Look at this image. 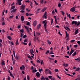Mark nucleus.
Segmentation results:
<instances>
[{"label": "nucleus", "mask_w": 80, "mask_h": 80, "mask_svg": "<svg viewBox=\"0 0 80 80\" xmlns=\"http://www.w3.org/2000/svg\"><path fill=\"white\" fill-rule=\"evenodd\" d=\"M42 24H44V26L45 27V29H47V20H45L42 22Z\"/></svg>", "instance_id": "obj_1"}, {"label": "nucleus", "mask_w": 80, "mask_h": 80, "mask_svg": "<svg viewBox=\"0 0 80 80\" xmlns=\"http://www.w3.org/2000/svg\"><path fill=\"white\" fill-rule=\"evenodd\" d=\"M75 8H76V7L75 6L72 8L70 9V11H71V12H75Z\"/></svg>", "instance_id": "obj_2"}, {"label": "nucleus", "mask_w": 80, "mask_h": 80, "mask_svg": "<svg viewBox=\"0 0 80 80\" xmlns=\"http://www.w3.org/2000/svg\"><path fill=\"white\" fill-rule=\"evenodd\" d=\"M17 10V9H14L12 10L11 11H10V13H15L16 11Z\"/></svg>", "instance_id": "obj_3"}, {"label": "nucleus", "mask_w": 80, "mask_h": 80, "mask_svg": "<svg viewBox=\"0 0 80 80\" xmlns=\"http://www.w3.org/2000/svg\"><path fill=\"white\" fill-rule=\"evenodd\" d=\"M36 75L37 77H38L39 78H40V75H41V74L40 73H39V72H38L36 73Z\"/></svg>", "instance_id": "obj_4"}, {"label": "nucleus", "mask_w": 80, "mask_h": 80, "mask_svg": "<svg viewBox=\"0 0 80 80\" xmlns=\"http://www.w3.org/2000/svg\"><path fill=\"white\" fill-rule=\"evenodd\" d=\"M8 72L9 73H10V76H11V77H12V78H15V77H14V76L12 74V72H10V70H9L8 71Z\"/></svg>", "instance_id": "obj_5"}, {"label": "nucleus", "mask_w": 80, "mask_h": 80, "mask_svg": "<svg viewBox=\"0 0 80 80\" xmlns=\"http://www.w3.org/2000/svg\"><path fill=\"white\" fill-rule=\"evenodd\" d=\"M15 58L17 61H18V59H20V56H19L18 55H16Z\"/></svg>", "instance_id": "obj_6"}, {"label": "nucleus", "mask_w": 80, "mask_h": 80, "mask_svg": "<svg viewBox=\"0 0 80 80\" xmlns=\"http://www.w3.org/2000/svg\"><path fill=\"white\" fill-rule=\"evenodd\" d=\"M75 60H76V61H77L78 60V62H80V57H79L78 58H75Z\"/></svg>", "instance_id": "obj_7"}, {"label": "nucleus", "mask_w": 80, "mask_h": 80, "mask_svg": "<svg viewBox=\"0 0 80 80\" xmlns=\"http://www.w3.org/2000/svg\"><path fill=\"white\" fill-rule=\"evenodd\" d=\"M37 22L36 21H35L33 23V26L35 27L36 25H37Z\"/></svg>", "instance_id": "obj_8"}, {"label": "nucleus", "mask_w": 80, "mask_h": 80, "mask_svg": "<svg viewBox=\"0 0 80 80\" xmlns=\"http://www.w3.org/2000/svg\"><path fill=\"white\" fill-rule=\"evenodd\" d=\"M46 79V77L44 78L43 76H42L41 78V80H45Z\"/></svg>", "instance_id": "obj_9"}, {"label": "nucleus", "mask_w": 80, "mask_h": 80, "mask_svg": "<svg viewBox=\"0 0 80 80\" xmlns=\"http://www.w3.org/2000/svg\"><path fill=\"white\" fill-rule=\"evenodd\" d=\"M2 65V66H3V65H5V62H4V61L2 60V63L0 64V65Z\"/></svg>", "instance_id": "obj_10"}, {"label": "nucleus", "mask_w": 80, "mask_h": 80, "mask_svg": "<svg viewBox=\"0 0 80 80\" xmlns=\"http://www.w3.org/2000/svg\"><path fill=\"white\" fill-rule=\"evenodd\" d=\"M75 24V25L77 24V21H72V25H73V24Z\"/></svg>", "instance_id": "obj_11"}, {"label": "nucleus", "mask_w": 80, "mask_h": 80, "mask_svg": "<svg viewBox=\"0 0 80 80\" xmlns=\"http://www.w3.org/2000/svg\"><path fill=\"white\" fill-rule=\"evenodd\" d=\"M65 33H66V37L65 38H67V37H68V38L69 37V36H68V32H67V31H65Z\"/></svg>", "instance_id": "obj_12"}, {"label": "nucleus", "mask_w": 80, "mask_h": 80, "mask_svg": "<svg viewBox=\"0 0 80 80\" xmlns=\"http://www.w3.org/2000/svg\"><path fill=\"white\" fill-rule=\"evenodd\" d=\"M47 9V8H44L42 10H41L42 12H44Z\"/></svg>", "instance_id": "obj_13"}, {"label": "nucleus", "mask_w": 80, "mask_h": 80, "mask_svg": "<svg viewBox=\"0 0 80 80\" xmlns=\"http://www.w3.org/2000/svg\"><path fill=\"white\" fill-rule=\"evenodd\" d=\"M25 5L24 6L23 5H22L21 6V8L22 10H25Z\"/></svg>", "instance_id": "obj_14"}, {"label": "nucleus", "mask_w": 80, "mask_h": 80, "mask_svg": "<svg viewBox=\"0 0 80 80\" xmlns=\"http://www.w3.org/2000/svg\"><path fill=\"white\" fill-rule=\"evenodd\" d=\"M21 20L22 22H23V21H24V17H23V16H22L21 17Z\"/></svg>", "instance_id": "obj_15"}, {"label": "nucleus", "mask_w": 80, "mask_h": 80, "mask_svg": "<svg viewBox=\"0 0 80 80\" xmlns=\"http://www.w3.org/2000/svg\"><path fill=\"white\" fill-rule=\"evenodd\" d=\"M7 38L8 39H9L10 40H12V37L10 36H8L7 37Z\"/></svg>", "instance_id": "obj_16"}, {"label": "nucleus", "mask_w": 80, "mask_h": 80, "mask_svg": "<svg viewBox=\"0 0 80 80\" xmlns=\"http://www.w3.org/2000/svg\"><path fill=\"white\" fill-rule=\"evenodd\" d=\"M40 27H41V25L40 24H39L37 26V29H39L40 28Z\"/></svg>", "instance_id": "obj_17"}, {"label": "nucleus", "mask_w": 80, "mask_h": 80, "mask_svg": "<svg viewBox=\"0 0 80 80\" xmlns=\"http://www.w3.org/2000/svg\"><path fill=\"white\" fill-rule=\"evenodd\" d=\"M62 65L64 67H67V66H68V64H66L65 63H63L62 64Z\"/></svg>", "instance_id": "obj_18"}, {"label": "nucleus", "mask_w": 80, "mask_h": 80, "mask_svg": "<svg viewBox=\"0 0 80 80\" xmlns=\"http://www.w3.org/2000/svg\"><path fill=\"white\" fill-rule=\"evenodd\" d=\"M30 52L31 53H34V51L33 50V49H31V50L30 51Z\"/></svg>", "instance_id": "obj_19"}, {"label": "nucleus", "mask_w": 80, "mask_h": 80, "mask_svg": "<svg viewBox=\"0 0 80 80\" xmlns=\"http://www.w3.org/2000/svg\"><path fill=\"white\" fill-rule=\"evenodd\" d=\"M36 34L37 35V36L39 37V36H40V33H38L37 32L36 33Z\"/></svg>", "instance_id": "obj_20"}, {"label": "nucleus", "mask_w": 80, "mask_h": 80, "mask_svg": "<svg viewBox=\"0 0 80 80\" xmlns=\"http://www.w3.org/2000/svg\"><path fill=\"white\" fill-rule=\"evenodd\" d=\"M76 54H77V52H75L72 55V56L74 57V56H75V55H76Z\"/></svg>", "instance_id": "obj_21"}, {"label": "nucleus", "mask_w": 80, "mask_h": 80, "mask_svg": "<svg viewBox=\"0 0 80 80\" xmlns=\"http://www.w3.org/2000/svg\"><path fill=\"white\" fill-rule=\"evenodd\" d=\"M37 72V70L36 69H33L32 71V73H35V72Z\"/></svg>", "instance_id": "obj_22"}, {"label": "nucleus", "mask_w": 80, "mask_h": 80, "mask_svg": "<svg viewBox=\"0 0 80 80\" xmlns=\"http://www.w3.org/2000/svg\"><path fill=\"white\" fill-rule=\"evenodd\" d=\"M15 8V6H12L11 7V10H12L13 9H14V8Z\"/></svg>", "instance_id": "obj_23"}, {"label": "nucleus", "mask_w": 80, "mask_h": 80, "mask_svg": "<svg viewBox=\"0 0 80 80\" xmlns=\"http://www.w3.org/2000/svg\"><path fill=\"white\" fill-rule=\"evenodd\" d=\"M47 42L48 44H49V45H51V42L49 40H47Z\"/></svg>", "instance_id": "obj_24"}, {"label": "nucleus", "mask_w": 80, "mask_h": 80, "mask_svg": "<svg viewBox=\"0 0 80 80\" xmlns=\"http://www.w3.org/2000/svg\"><path fill=\"white\" fill-rule=\"evenodd\" d=\"M50 20H51V25H52L53 24V20L52 18H51Z\"/></svg>", "instance_id": "obj_25"}, {"label": "nucleus", "mask_w": 80, "mask_h": 80, "mask_svg": "<svg viewBox=\"0 0 80 80\" xmlns=\"http://www.w3.org/2000/svg\"><path fill=\"white\" fill-rule=\"evenodd\" d=\"M33 4V3H32V2H31V3L30 4V7H31L32 8L33 7H32V5Z\"/></svg>", "instance_id": "obj_26"}, {"label": "nucleus", "mask_w": 80, "mask_h": 80, "mask_svg": "<svg viewBox=\"0 0 80 80\" xmlns=\"http://www.w3.org/2000/svg\"><path fill=\"white\" fill-rule=\"evenodd\" d=\"M80 68H77L76 69V71H79L80 70Z\"/></svg>", "instance_id": "obj_27"}, {"label": "nucleus", "mask_w": 80, "mask_h": 80, "mask_svg": "<svg viewBox=\"0 0 80 80\" xmlns=\"http://www.w3.org/2000/svg\"><path fill=\"white\" fill-rule=\"evenodd\" d=\"M78 29H77L75 31V34H77V33H78Z\"/></svg>", "instance_id": "obj_28"}, {"label": "nucleus", "mask_w": 80, "mask_h": 80, "mask_svg": "<svg viewBox=\"0 0 80 80\" xmlns=\"http://www.w3.org/2000/svg\"><path fill=\"white\" fill-rule=\"evenodd\" d=\"M60 12H61L62 14V15H63L64 16L65 13L64 12H63V11H61Z\"/></svg>", "instance_id": "obj_29"}, {"label": "nucleus", "mask_w": 80, "mask_h": 80, "mask_svg": "<svg viewBox=\"0 0 80 80\" xmlns=\"http://www.w3.org/2000/svg\"><path fill=\"white\" fill-rule=\"evenodd\" d=\"M27 35H24L22 38H27Z\"/></svg>", "instance_id": "obj_30"}, {"label": "nucleus", "mask_w": 80, "mask_h": 80, "mask_svg": "<svg viewBox=\"0 0 80 80\" xmlns=\"http://www.w3.org/2000/svg\"><path fill=\"white\" fill-rule=\"evenodd\" d=\"M18 43V39H17V40L16 41V45H18V44H19Z\"/></svg>", "instance_id": "obj_31"}, {"label": "nucleus", "mask_w": 80, "mask_h": 80, "mask_svg": "<svg viewBox=\"0 0 80 80\" xmlns=\"http://www.w3.org/2000/svg\"><path fill=\"white\" fill-rule=\"evenodd\" d=\"M70 52L71 53H73L74 52V50H72V49H71Z\"/></svg>", "instance_id": "obj_32"}, {"label": "nucleus", "mask_w": 80, "mask_h": 80, "mask_svg": "<svg viewBox=\"0 0 80 80\" xmlns=\"http://www.w3.org/2000/svg\"><path fill=\"white\" fill-rule=\"evenodd\" d=\"M53 54H54V53H53V51H51L49 53V55H52Z\"/></svg>", "instance_id": "obj_33"}, {"label": "nucleus", "mask_w": 80, "mask_h": 80, "mask_svg": "<svg viewBox=\"0 0 80 80\" xmlns=\"http://www.w3.org/2000/svg\"><path fill=\"white\" fill-rule=\"evenodd\" d=\"M20 32H21V33H24V31H23V29L20 30Z\"/></svg>", "instance_id": "obj_34"}, {"label": "nucleus", "mask_w": 80, "mask_h": 80, "mask_svg": "<svg viewBox=\"0 0 80 80\" xmlns=\"http://www.w3.org/2000/svg\"><path fill=\"white\" fill-rule=\"evenodd\" d=\"M20 33H21L20 37H21V38H22L23 33H22V32H21Z\"/></svg>", "instance_id": "obj_35"}, {"label": "nucleus", "mask_w": 80, "mask_h": 80, "mask_svg": "<svg viewBox=\"0 0 80 80\" xmlns=\"http://www.w3.org/2000/svg\"><path fill=\"white\" fill-rule=\"evenodd\" d=\"M40 3H42V4H43V0H41V1H40Z\"/></svg>", "instance_id": "obj_36"}, {"label": "nucleus", "mask_w": 80, "mask_h": 80, "mask_svg": "<svg viewBox=\"0 0 80 80\" xmlns=\"http://www.w3.org/2000/svg\"><path fill=\"white\" fill-rule=\"evenodd\" d=\"M74 47H75V48H77V47H78V45H74Z\"/></svg>", "instance_id": "obj_37"}, {"label": "nucleus", "mask_w": 80, "mask_h": 80, "mask_svg": "<svg viewBox=\"0 0 80 80\" xmlns=\"http://www.w3.org/2000/svg\"><path fill=\"white\" fill-rule=\"evenodd\" d=\"M5 12V10H3L2 11V16H3L4 15V13Z\"/></svg>", "instance_id": "obj_38"}, {"label": "nucleus", "mask_w": 80, "mask_h": 80, "mask_svg": "<svg viewBox=\"0 0 80 80\" xmlns=\"http://www.w3.org/2000/svg\"><path fill=\"white\" fill-rule=\"evenodd\" d=\"M75 42V40L73 39L71 41V43H73V42Z\"/></svg>", "instance_id": "obj_39"}, {"label": "nucleus", "mask_w": 80, "mask_h": 80, "mask_svg": "<svg viewBox=\"0 0 80 80\" xmlns=\"http://www.w3.org/2000/svg\"><path fill=\"white\" fill-rule=\"evenodd\" d=\"M28 58H30V59H31V60H32V58L30 56H28Z\"/></svg>", "instance_id": "obj_40"}, {"label": "nucleus", "mask_w": 80, "mask_h": 80, "mask_svg": "<svg viewBox=\"0 0 80 80\" xmlns=\"http://www.w3.org/2000/svg\"><path fill=\"white\" fill-rule=\"evenodd\" d=\"M58 7H59V8H60V7H61V4H60V3L58 4Z\"/></svg>", "instance_id": "obj_41"}, {"label": "nucleus", "mask_w": 80, "mask_h": 80, "mask_svg": "<svg viewBox=\"0 0 80 80\" xmlns=\"http://www.w3.org/2000/svg\"><path fill=\"white\" fill-rule=\"evenodd\" d=\"M50 53V51L48 50L46 52V54H47V53Z\"/></svg>", "instance_id": "obj_42"}, {"label": "nucleus", "mask_w": 80, "mask_h": 80, "mask_svg": "<svg viewBox=\"0 0 80 80\" xmlns=\"http://www.w3.org/2000/svg\"><path fill=\"white\" fill-rule=\"evenodd\" d=\"M48 77L50 79H52V78H52V76H49Z\"/></svg>", "instance_id": "obj_43"}, {"label": "nucleus", "mask_w": 80, "mask_h": 80, "mask_svg": "<svg viewBox=\"0 0 80 80\" xmlns=\"http://www.w3.org/2000/svg\"><path fill=\"white\" fill-rule=\"evenodd\" d=\"M66 75H68V76H70V77H72V75H70V74H69L68 73H65Z\"/></svg>", "instance_id": "obj_44"}, {"label": "nucleus", "mask_w": 80, "mask_h": 80, "mask_svg": "<svg viewBox=\"0 0 80 80\" xmlns=\"http://www.w3.org/2000/svg\"><path fill=\"white\" fill-rule=\"evenodd\" d=\"M18 3L19 5H22V2H19Z\"/></svg>", "instance_id": "obj_45"}, {"label": "nucleus", "mask_w": 80, "mask_h": 80, "mask_svg": "<svg viewBox=\"0 0 80 80\" xmlns=\"http://www.w3.org/2000/svg\"><path fill=\"white\" fill-rule=\"evenodd\" d=\"M8 80H11V79H10V76H8Z\"/></svg>", "instance_id": "obj_46"}, {"label": "nucleus", "mask_w": 80, "mask_h": 80, "mask_svg": "<svg viewBox=\"0 0 80 80\" xmlns=\"http://www.w3.org/2000/svg\"><path fill=\"white\" fill-rule=\"evenodd\" d=\"M40 10H41V9L39 8V9H37V12H39V11H40Z\"/></svg>", "instance_id": "obj_47"}, {"label": "nucleus", "mask_w": 80, "mask_h": 80, "mask_svg": "<svg viewBox=\"0 0 80 80\" xmlns=\"http://www.w3.org/2000/svg\"><path fill=\"white\" fill-rule=\"evenodd\" d=\"M67 49L68 50H69V47H68V46H67Z\"/></svg>", "instance_id": "obj_48"}, {"label": "nucleus", "mask_w": 80, "mask_h": 80, "mask_svg": "<svg viewBox=\"0 0 80 80\" xmlns=\"http://www.w3.org/2000/svg\"><path fill=\"white\" fill-rule=\"evenodd\" d=\"M27 22V25H30V22Z\"/></svg>", "instance_id": "obj_49"}, {"label": "nucleus", "mask_w": 80, "mask_h": 80, "mask_svg": "<svg viewBox=\"0 0 80 80\" xmlns=\"http://www.w3.org/2000/svg\"><path fill=\"white\" fill-rule=\"evenodd\" d=\"M24 42H25V43L26 42H27V39H26L25 40H24Z\"/></svg>", "instance_id": "obj_50"}, {"label": "nucleus", "mask_w": 80, "mask_h": 80, "mask_svg": "<svg viewBox=\"0 0 80 80\" xmlns=\"http://www.w3.org/2000/svg\"><path fill=\"white\" fill-rule=\"evenodd\" d=\"M57 78H59V79H61V77H60V76H59L58 75L57 76Z\"/></svg>", "instance_id": "obj_51"}, {"label": "nucleus", "mask_w": 80, "mask_h": 80, "mask_svg": "<svg viewBox=\"0 0 80 80\" xmlns=\"http://www.w3.org/2000/svg\"><path fill=\"white\" fill-rule=\"evenodd\" d=\"M26 15L27 17H28V15H29V14L28 13V12H27L26 14Z\"/></svg>", "instance_id": "obj_52"}, {"label": "nucleus", "mask_w": 80, "mask_h": 80, "mask_svg": "<svg viewBox=\"0 0 80 80\" xmlns=\"http://www.w3.org/2000/svg\"><path fill=\"white\" fill-rule=\"evenodd\" d=\"M80 22H78V23L77 24V26H78L79 25H80Z\"/></svg>", "instance_id": "obj_53"}, {"label": "nucleus", "mask_w": 80, "mask_h": 80, "mask_svg": "<svg viewBox=\"0 0 80 80\" xmlns=\"http://www.w3.org/2000/svg\"><path fill=\"white\" fill-rule=\"evenodd\" d=\"M24 27H25V28L26 29H28V27H27V26H25V25L24 26Z\"/></svg>", "instance_id": "obj_54"}, {"label": "nucleus", "mask_w": 80, "mask_h": 80, "mask_svg": "<svg viewBox=\"0 0 80 80\" xmlns=\"http://www.w3.org/2000/svg\"><path fill=\"white\" fill-rule=\"evenodd\" d=\"M56 28H59V26L58 25L56 26L55 27Z\"/></svg>", "instance_id": "obj_55"}, {"label": "nucleus", "mask_w": 80, "mask_h": 80, "mask_svg": "<svg viewBox=\"0 0 80 80\" xmlns=\"http://www.w3.org/2000/svg\"><path fill=\"white\" fill-rule=\"evenodd\" d=\"M55 72H58V69H55Z\"/></svg>", "instance_id": "obj_56"}, {"label": "nucleus", "mask_w": 80, "mask_h": 80, "mask_svg": "<svg viewBox=\"0 0 80 80\" xmlns=\"http://www.w3.org/2000/svg\"><path fill=\"white\" fill-rule=\"evenodd\" d=\"M37 62H38L39 63H41V62H40V60H38L37 61Z\"/></svg>", "instance_id": "obj_57"}, {"label": "nucleus", "mask_w": 80, "mask_h": 80, "mask_svg": "<svg viewBox=\"0 0 80 80\" xmlns=\"http://www.w3.org/2000/svg\"><path fill=\"white\" fill-rule=\"evenodd\" d=\"M45 31L46 33H48V30L47 29H45Z\"/></svg>", "instance_id": "obj_58"}, {"label": "nucleus", "mask_w": 80, "mask_h": 80, "mask_svg": "<svg viewBox=\"0 0 80 80\" xmlns=\"http://www.w3.org/2000/svg\"><path fill=\"white\" fill-rule=\"evenodd\" d=\"M22 68H23V69H25V66H24V65H22Z\"/></svg>", "instance_id": "obj_59"}, {"label": "nucleus", "mask_w": 80, "mask_h": 80, "mask_svg": "<svg viewBox=\"0 0 80 80\" xmlns=\"http://www.w3.org/2000/svg\"><path fill=\"white\" fill-rule=\"evenodd\" d=\"M13 16H10L9 17L10 18H13Z\"/></svg>", "instance_id": "obj_60"}, {"label": "nucleus", "mask_w": 80, "mask_h": 80, "mask_svg": "<svg viewBox=\"0 0 80 80\" xmlns=\"http://www.w3.org/2000/svg\"><path fill=\"white\" fill-rule=\"evenodd\" d=\"M29 46H30V45H31V41H29Z\"/></svg>", "instance_id": "obj_61"}, {"label": "nucleus", "mask_w": 80, "mask_h": 80, "mask_svg": "<svg viewBox=\"0 0 80 80\" xmlns=\"http://www.w3.org/2000/svg\"><path fill=\"white\" fill-rule=\"evenodd\" d=\"M68 17L69 18H71V17L70 16V14H69L68 15Z\"/></svg>", "instance_id": "obj_62"}, {"label": "nucleus", "mask_w": 80, "mask_h": 80, "mask_svg": "<svg viewBox=\"0 0 80 80\" xmlns=\"http://www.w3.org/2000/svg\"><path fill=\"white\" fill-rule=\"evenodd\" d=\"M31 70H33V67L32 66L31 68Z\"/></svg>", "instance_id": "obj_63"}, {"label": "nucleus", "mask_w": 80, "mask_h": 80, "mask_svg": "<svg viewBox=\"0 0 80 80\" xmlns=\"http://www.w3.org/2000/svg\"><path fill=\"white\" fill-rule=\"evenodd\" d=\"M77 80H80V77H78L76 78Z\"/></svg>", "instance_id": "obj_64"}]
</instances>
